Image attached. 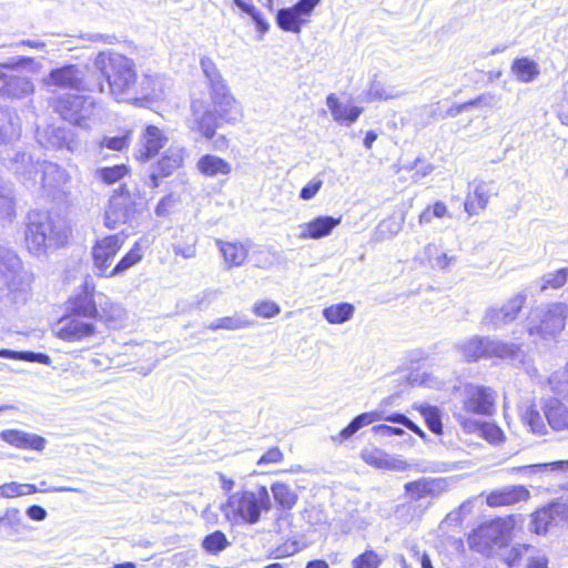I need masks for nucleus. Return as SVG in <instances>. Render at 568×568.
I'll use <instances>...</instances> for the list:
<instances>
[{
  "label": "nucleus",
  "mask_w": 568,
  "mask_h": 568,
  "mask_svg": "<svg viewBox=\"0 0 568 568\" xmlns=\"http://www.w3.org/2000/svg\"><path fill=\"white\" fill-rule=\"evenodd\" d=\"M326 105L339 125L351 126L363 113L362 106L343 103L334 93L326 97Z\"/></svg>",
  "instance_id": "nucleus-25"
},
{
  "label": "nucleus",
  "mask_w": 568,
  "mask_h": 568,
  "mask_svg": "<svg viewBox=\"0 0 568 568\" xmlns=\"http://www.w3.org/2000/svg\"><path fill=\"white\" fill-rule=\"evenodd\" d=\"M196 169L206 178L227 176L232 171L227 161L212 154L201 156L196 163Z\"/></svg>",
  "instance_id": "nucleus-29"
},
{
  "label": "nucleus",
  "mask_w": 568,
  "mask_h": 568,
  "mask_svg": "<svg viewBox=\"0 0 568 568\" xmlns=\"http://www.w3.org/2000/svg\"><path fill=\"white\" fill-rule=\"evenodd\" d=\"M95 68L106 79L110 94L118 102H133L154 93L148 88L138 89L134 62L114 52H100L94 60Z\"/></svg>",
  "instance_id": "nucleus-1"
},
{
  "label": "nucleus",
  "mask_w": 568,
  "mask_h": 568,
  "mask_svg": "<svg viewBox=\"0 0 568 568\" xmlns=\"http://www.w3.org/2000/svg\"><path fill=\"white\" fill-rule=\"evenodd\" d=\"M532 546L527 544H515L510 548H504L496 554L508 568L516 567L526 554H529Z\"/></svg>",
  "instance_id": "nucleus-41"
},
{
  "label": "nucleus",
  "mask_w": 568,
  "mask_h": 568,
  "mask_svg": "<svg viewBox=\"0 0 568 568\" xmlns=\"http://www.w3.org/2000/svg\"><path fill=\"white\" fill-rule=\"evenodd\" d=\"M68 310L70 314L83 318L97 317L98 303L94 284L85 281L82 292L69 298Z\"/></svg>",
  "instance_id": "nucleus-17"
},
{
  "label": "nucleus",
  "mask_w": 568,
  "mask_h": 568,
  "mask_svg": "<svg viewBox=\"0 0 568 568\" xmlns=\"http://www.w3.org/2000/svg\"><path fill=\"white\" fill-rule=\"evenodd\" d=\"M381 560L377 554L373 550H366L357 556L353 562V568H378Z\"/></svg>",
  "instance_id": "nucleus-60"
},
{
  "label": "nucleus",
  "mask_w": 568,
  "mask_h": 568,
  "mask_svg": "<svg viewBox=\"0 0 568 568\" xmlns=\"http://www.w3.org/2000/svg\"><path fill=\"white\" fill-rule=\"evenodd\" d=\"M520 419L528 430L536 435L547 433L546 424L532 403L523 404L519 407Z\"/></svg>",
  "instance_id": "nucleus-34"
},
{
  "label": "nucleus",
  "mask_w": 568,
  "mask_h": 568,
  "mask_svg": "<svg viewBox=\"0 0 568 568\" xmlns=\"http://www.w3.org/2000/svg\"><path fill=\"white\" fill-rule=\"evenodd\" d=\"M271 507L268 490L261 486L256 493L241 490L231 494L222 505V511L231 521L254 525L260 520L261 514L268 511Z\"/></svg>",
  "instance_id": "nucleus-3"
},
{
  "label": "nucleus",
  "mask_w": 568,
  "mask_h": 568,
  "mask_svg": "<svg viewBox=\"0 0 568 568\" xmlns=\"http://www.w3.org/2000/svg\"><path fill=\"white\" fill-rule=\"evenodd\" d=\"M219 121L217 115L203 100L192 102L191 116L187 121L191 131L199 132L205 139L211 140L219 128Z\"/></svg>",
  "instance_id": "nucleus-9"
},
{
  "label": "nucleus",
  "mask_w": 568,
  "mask_h": 568,
  "mask_svg": "<svg viewBox=\"0 0 568 568\" xmlns=\"http://www.w3.org/2000/svg\"><path fill=\"white\" fill-rule=\"evenodd\" d=\"M491 196L490 185L486 182H473L464 202L468 215H477L486 210Z\"/></svg>",
  "instance_id": "nucleus-24"
},
{
  "label": "nucleus",
  "mask_w": 568,
  "mask_h": 568,
  "mask_svg": "<svg viewBox=\"0 0 568 568\" xmlns=\"http://www.w3.org/2000/svg\"><path fill=\"white\" fill-rule=\"evenodd\" d=\"M253 312L256 316L272 318L280 314L281 307L272 301H261L254 304Z\"/></svg>",
  "instance_id": "nucleus-59"
},
{
  "label": "nucleus",
  "mask_w": 568,
  "mask_h": 568,
  "mask_svg": "<svg viewBox=\"0 0 568 568\" xmlns=\"http://www.w3.org/2000/svg\"><path fill=\"white\" fill-rule=\"evenodd\" d=\"M7 155L3 156V163L17 175L22 176L26 181L36 180L39 174L38 163H34L32 158L26 152L18 150H7Z\"/></svg>",
  "instance_id": "nucleus-20"
},
{
  "label": "nucleus",
  "mask_w": 568,
  "mask_h": 568,
  "mask_svg": "<svg viewBox=\"0 0 568 568\" xmlns=\"http://www.w3.org/2000/svg\"><path fill=\"white\" fill-rule=\"evenodd\" d=\"M342 222L341 217L329 215H318L313 220L302 223L297 226L296 237L301 241L320 240L332 234L335 227Z\"/></svg>",
  "instance_id": "nucleus-16"
},
{
  "label": "nucleus",
  "mask_w": 568,
  "mask_h": 568,
  "mask_svg": "<svg viewBox=\"0 0 568 568\" xmlns=\"http://www.w3.org/2000/svg\"><path fill=\"white\" fill-rule=\"evenodd\" d=\"M97 317L110 328H121L126 318V312L121 304L111 301L104 294H99Z\"/></svg>",
  "instance_id": "nucleus-21"
},
{
  "label": "nucleus",
  "mask_w": 568,
  "mask_h": 568,
  "mask_svg": "<svg viewBox=\"0 0 568 568\" xmlns=\"http://www.w3.org/2000/svg\"><path fill=\"white\" fill-rule=\"evenodd\" d=\"M169 142L168 135L155 125H148L140 138V148L135 158L140 162H146L158 155Z\"/></svg>",
  "instance_id": "nucleus-15"
},
{
  "label": "nucleus",
  "mask_w": 568,
  "mask_h": 568,
  "mask_svg": "<svg viewBox=\"0 0 568 568\" xmlns=\"http://www.w3.org/2000/svg\"><path fill=\"white\" fill-rule=\"evenodd\" d=\"M94 334V324L72 314L61 318L57 326L58 337L68 342H79Z\"/></svg>",
  "instance_id": "nucleus-14"
},
{
  "label": "nucleus",
  "mask_w": 568,
  "mask_h": 568,
  "mask_svg": "<svg viewBox=\"0 0 568 568\" xmlns=\"http://www.w3.org/2000/svg\"><path fill=\"white\" fill-rule=\"evenodd\" d=\"M0 357L2 358H11V359H20L28 362H37L41 364H50L51 359L48 355L42 353H33V352H16L10 349H0Z\"/></svg>",
  "instance_id": "nucleus-48"
},
{
  "label": "nucleus",
  "mask_w": 568,
  "mask_h": 568,
  "mask_svg": "<svg viewBox=\"0 0 568 568\" xmlns=\"http://www.w3.org/2000/svg\"><path fill=\"white\" fill-rule=\"evenodd\" d=\"M479 434L491 444H499L504 437L501 429L490 423H481Z\"/></svg>",
  "instance_id": "nucleus-61"
},
{
  "label": "nucleus",
  "mask_w": 568,
  "mask_h": 568,
  "mask_svg": "<svg viewBox=\"0 0 568 568\" xmlns=\"http://www.w3.org/2000/svg\"><path fill=\"white\" fill-rule=\"evenodd\" d=\"M464 409L476 415H490L495 393L490 387L467 385L464 389Z\"/></svg>",
  "instance_id": "nucleus-11"
},
{
  "label": "nucleus",
  "mask_w": 568,
  "mask_h": 568,
  "mask_svg": "<svg viewBox=\"0 0 568 568\" xmlns=\"http://www.w3.org/2000/svg\"><path fill=\"white\" fill-rule=\"evenodd\" d=\"M210 99L212 110L222 123L235 124L243 119V108L227 85L211 91Z\"/></svg>",
  "instance_id": "nucleus-8"
},
{
  "label": "nucleus",
  "mask_w": 568,
  "mask_h": 568,
  "mask_svg": "<svg viewBox=\"0 0 568 568\" xmlns=\"http://www.w3.org/2000/svg\"><path fill=\"white\" fill-rule=\"evenodd\" d=\"M49 143L57 149H67L74 152L78 143L74 140L72 132L63 128H52L49 132Z\"/></svg>",
  "instance_id": "nucleus-42"
},
{
  "label": "nucleus",
  "mask_w": 568,
  "mask_h": 568,
  "mask_svg": "<svg viewBox=\"0 0 568 568\" xmlns=\"http://www.w3.org/2000/svg\"><path fill=\"white\" fill-rule=\"evenodd\" d=\"M363 460L377 469L405 471L410 465L399 456L390 455L378 448L364 449L361 454Z\"/></svg>",
  "instance_id": "nucleus-18"
},
{
  "label": "nucleus",
  "mask_w": 568,
  "mask_h": 568,
  "mask_svg": "<svg viewBox=\"0 0 568 568\" xmlns=\"http://www.w3.org/2000/svg\"><path fill=\"white\" fill-rule=\"evenodd\" d=\"M383 417L378 412H367L356 416L344 429L341 430L339 437L342 440L351 438L362 427L371 425Z\"/></svg>",
  "instance_id": "nucleus-38"
},
{
  "label": "nucleus",
  "mask_w": 568,
  "mask_h": 568,
  "mask_svg": "<svg viewBox=\"0 0 568 568\" xmlns=\"http://www.w3.org/2000/svg\"><path fill=\"white\" fill-rule=\"evenodd\" d=\"M69 230L65 223L48 212H31L24 231L28 251L38 257L47 256L67 243Z\"/></svg>",
  "instance_id": "nucleus-2"
},
{
  "label": "nucleus",
  "mask_w": 568,
  "mask_h": 568,
  "mask_svg": "<svg viewBox=\"0 0 568 568\" xmlns=\"http://www.w3.org/2000/svg\"><path fill=\"white\" fill-rule=\"evenodd\" d=\"M128 168L125 165H114L111 168H102L97 171V175L106 184H113L125 176Z\"/></svg>",
  "instance_id": "nucleus-53"
},
{
  "label": "nucleus",
  "mask_w": 568,
  "mask_h": 568,
  "mask_svg": "<svg viewBox=\"0 0 568 568\" xmlns=\"http://www.w3.org/2000/svg\"><path fill=\"white\" fill-rule=\"evenodd\" d=\"M130 142L131 134L126 133L120 136H104L100 142V146L112 151H122L129 146Z\"/></svg>",
  "instance_id": "nucleus-58"
},
{
  "label": "nucleus",
  "mask_w": 568,
  "mask_h": 568,
  "mask_svg": "<svg viewBox=\"0 0 568 568\" xmlns=\"http://www.w3.org/2000/svg\"><path fill=\"white\" fill-rule=\"evenodd\" d=\"M517 521L518 516L510 515L485 523L470 536L469 542L476 551L494 557L508 546Z\"/></svg>",
  "instance_id": "nucleus-4"
},
{
  "label": "nucleus",
  "mask_w": 568,
  "mask_h": 568,
  "mask_svg": "<svg viewBox=\"0 0 568 568\" xmlns=\"http://www.w3.org/2000/svg\"><path fill=\"white\" fill-rule=\"evenodd\" d=\"M526 568H548V558L540 550L532 547L528 556Z\"/></svg>",
  "instance_id": "nucleus-64"
},
{
  "label": "nucleus",
  "mask_w": 568,
  "mask_h": 568,
  "mask_svg": "<svg viewBox=\"0 0 568 568\" xmlns=\"http://www.w3.org/2000/svg\"><path fill=\"white\" fill-rule=\"evenodd\" d=\"M529 496L530 493L525 486H506L487 494L486 504L490 507L513 506L527 500Z\"/></svg>",
  "instance_id": "nucleus-22"
},
{
  "label": "nucleus",
  "mask_w": 568,
  "mask_h": 568,
  "mask_svg": "<svg viewBox=\"0 0 568 568\" xmlns=\"http://www.w3.org/2000/svg\"><path fill=\"white\" fill-rule=\"evenodd\" d=\"M0 438L9 445L20 449H33L42 452L47 440L37 434L27 433L19 429H6L0 433Z\"/></svg>",
  "instance_id": "nucleus-26"
},
{
  "label": "nucleus",
  "mask_w": 568,
  "mask_h": 568,
  "mask_svg": "<svg viewBox=\"0 0 568 568\" xmlns=\"http://www.w3.org/2000/svg\"><path fill=\"white\" fill-rule=\"evenodd\" d=\"M22 265L19 256L10 247L0 244V273L4 277L6 285L16 290L19 285Z\"/></svg>",
  "instance_id": "nucleus-23"
},
{
  "label": "nucleus",
  "mask_w": 568,
  "mask_h": 568,
  "mask_svg": "<svg viewBox=\"0 0 568 568\" xmlns=\"http://www.w3.org/2000/svg\"><path fill=\"white\" fill-rule=\"evenodd\" d=\"M82 82V72L75 65L53 69L41 80V84L49 91L57 88L80 90Z\"/></svg>",
  "instance_id": "nucleus-13"
},
{
  "label": "nucleus",
  "mask_w": 568,
  "mask_h": 568,
  "mask_svg": "<svg viewBox=\"0 0 568 568\" xmlns=\"http://www.w3.org/2000/svg\"><path fill=\"white\" fill-rule=\"evenodd\" d=\"M568 278V268L564 267L557 270L556 272H550L545 274L540 282V290L545 291L547 288H560L565 285Z\"/></svg>",
  "instance_id": "nucleus-49"
},
{
  "label": "nucleus",
  "mask_w": 568,
  "mask_h": 568,
  "mask_svg": "<svg viewBox=\"0 0 568 568\" xmlns=\"http://www.w3.org/2000/svg\"><path fill=\"white\" fill-rule=\"evenodd\" d=\"M307 22V17L301 13L294 4L291 8L281 9L277 12V24L281 29L293 33H298L302 26Z\"/></svg>",
  "instance_id": "nucleus-33"
},
{
  "label": "nucleus",
  "mask_w": 568,
  "mask_h": 568,
  "mask_svg": "<svg viewBox=\"0 0 568 568\" xmlns=\"http://www.w3.org/2000/svg\"><path fill=\"white\" fill-rule=\"evenodd\" d=\"M355 313L354 305L343 302L329 305L323 310V317L329 324H343L349 321Z\"/></svg>",
  "instance_id": "nucleus-37"
},
{
  "label": "nucleus",
  "mask_w": 568,
  "mask_h": 568,
  "mask_svg": "<svg viewBox=\"0 0 568 568\" xmlns=\"http://www.w3.org/2000/svg\"><path fill=\"white\" fill-rule=\"evenodd\" d=\"M21 130L13 122H8L0 126V146H8L19 140Z\"/></svg>",
  "instance_id": "nucleus-56"
},
{
  "label": "nucleus",
  "mask_w": 568,
  "mask_h": 568,
  "mask_svg": "<svg viewBox=\"0 0 568 568\" xmlns=\"http://www.w3.org/2000/svg\"><path fill=\"white\" fill-rule=\"evenodd\" d=\"M229 546V541L222 531H214L207 535L203 541L202 547L212 554H217Z\"/></svg>",
  "instance_id": "nucleus-51"
},
{
  "label": "nucleus",
  "mask_w": 568,
  "mask_h": 568,
  "mask_svg": "<svg viewBox=\"0 0 568 568\" xmlns=\"http://www.w3.org/2000/svg\"><path fill=\"white\" fill-rule=\"evenodd\" d=\"M93 105V100L90 97L64 94L57 99L54 110L65 121L79 126H85V121L92 114Z\"/></svg>",
  "instance_id": "nucleus-6"
},
{
  "label": "nucleus",
  "mask_w": 568,
  "mask_h": 568,
  "mask_svg": "<svg viewBox=\"0 0 568 568\" xmlns=\"http://www.w3.org/2000/svg\"><path fill=\"white\" fill-rule=\"evenodd\" d=\"M216 245L227 268L241 266L247 257L248 248L243 243L216 240Z\"/></svg>",
  "instance_id": "nucleus-31"
},
{
  "label": "nucleus",
  "mask_w": 568,
  "mask_h": 568,
  "mask_svg": "<svg viewBox=\"0 0 568 568\" xmlns=\"http://www.w3.org/2000/svg\"><path fill=\"white\" fill-rule=\"evenodd\" d=\"M186 156L187 150L184 146L171 145L158 162L160 174L162 176L171 175L183 165Z\"/></svg>",
  "instance_id": "nucleus-28"
},
{
  "label": "nucleus",
  "mask_w": 568,
  "mask_h": 568,
  "mask_svg": "<svg viewBox=\"0 0 568 568\" xmlns=\"http://www.w3.org/2000/svg\"><path fill=\"white\" fill-rule=\"evenodd\" d=\"M526 303V295L518 293L510 297L501 307L504 308L505 317L514 322L518 313L521 311Z\"/></svg>",
  "instance_id": "nucleus-52"
},
{
  "label": "nucleus",
  "mask_w": 568,
  "mask_h": 568,
  "mask_svg": "<svg viewBox=\"0 0 568 568\" xmlns=\"http://www.w3.org/2000/svg\"><path fill=\"white\" fill-rule=\"evenodd\" d=\"M544 410L545 417L554 430L568 429V407L566 405L556 398H550L546 402Z\"/></svg>",
  "instance_id": "nucleus-30"
},
{
  "label": "nucleus",
  "mask_w": 568,
  "mask_h": 568,
  "mask_svg": "<svg viewBox=\"0 0 568 568\" xmlns=\"http://www.w3.org/2000/svg\"><path fill=\"white\" fill-rule=\"evenodd\" d=\"M196 559V552L194 550H185L174 554L170 558V562L173 568H184L192 565Z\"/></svg>",
  "instance_id": "nucleus-62"
},
{
  "label": "nucleus",
  "mask_w": 568,
  "mask_h": 568,
  "mask_svg": "<svg viewBox=\"0 0 568 568\" xmlns=\"http://www.w3.org/2000/svg\"><path fill=\"white\" fill-rule=\"evenodd\" d=\"M40 181L43 187L54 190L68 184L70 175L60 165L44 162L41 164Z\"/></svg>",
  "instance_id": "nucleus-27"
},
{
  "label": "nucleus",
  "mask_w": 568,
  "mask_h": 568,
  "mask_svg": "<svg viewBox=\"0 0 568 568\" xmlns=\"http://www.w3.org/2000/svg\"><path fill=\"white\" fill-rule=\"evenodd\" d=\"M323 179L321 176L313 178L300 192V197L304 201H310L316 196L323 186Z\"/></svg>",
  "instance_id": "nucleus-63"
},
{
  "label": "nucleus",
  "mask_w": 568,
  "mask_h": 568,
  "mask_svg": "<svg viewBox=\"0 0 568 568\" xmlns=\"http://www.w3.org/2000/svg\"><path fill=\"white\" fill-rule=\"evenodd\" d=\"M568 317V305L561 302L540 306L531 312L528 323L530 335L542 338L555 337L565 328Z\"/></svg>",
  "instance_id": "nucleus-5"
},
{
  "label": "nucleus",
  "mask_w": 568,
  "mask_h": 568,
  "mask_svg": "<svg viewBox=\"0 0 568 568\" xmlns=\"http://www.w3.org/2000/svg\"><path fill=\"white\" fill-rule=\"evenodd\" d=\"M419 412L427 423L429 429L435 434H440L443 426L438 408L429 405H422Z\"/></svg>",
  "instance_id": "nucleus-50"
},
{
  "label": "nucleus",
  "mask_w": 568,
  "mask_h": 568,
  "mask_svg": "<svg viewBox=\"0 0 568 568\" xmlns=\"http://www.w3.org/2000/svg\"><path fill=\"white\" fill-rule=\"evenodd\" d=\"M134 214V203L128 193H115L109 200L104 213V224L108 229H116L128 223Z\"/></svg>",
  "instance_id": "nucleus-12"
},
{
  "label": "nucleus",
  "mask_w": 568,
  "mask_h": 568,
  "mask_svg": "<svg viewBox=\"0 0 568 568\" xmlns=\"http://www.w3.org/2000/svg\"><path fill=\"white\" fill-rule=\"evenodd\" d=\"M559 504H552L537 510L531 518V530L537 535H542L556 523L557 516L561 513Z\"/></svg>",
  "instance_id": "nucleus-32"
},
{
  "label": "nucleus",
  "mask_w": 568,
  "mask_h": 568,
  "mask_svg": "<svg viewBox=\"0 0 568 568\" xmlns=\"http://www.w3.org/2000/svg\"><path fill=\"white\" fill-rule=\"evenodd\" d=\"M484 324L491 326L493 328H501L505 325L511 323L510 320L505 317L503 307H490L486 311L484 316Z\"/></svg>",
  "instance_id": "nucleus-54"
},
{
  "label": "nucleus",
  "mask_w": 568,
  "mask_h": 568,
  "mask_svg": "<svg viewBox=\"0 0 568 568\" xmlns=\"http://www.w3.org/2000/svg\"><path fill=\"white\" fill-rule=\"evenodd\" d=\"M447 484L444 478H422L405 484L406 496L412 500H419L427 497H437L446 490Z\"/></svg>",
  "instance_id": "nucleus-19"
},
{
  "label": "nucleus",
  "mask_w": 568,
  "mask_h": 568,
  "mask_svg": "<svg viewBox=\"0 0 568 568\" xmlns=\"http://www.w3.org/2000/svg\"><path fill=\"white\" fill-rule=\"evenodd\" d=\"M448 215L447 206L444 202L437 201L433 206H428L419 215L420 224H429L433 217L442 219Z\"/></svg>",
  "instance_id": "nucleus-55"
},
{
  "label": "nucleus",
  "mask_w": 568,
  "mask_h": 568,
  "mask_svg": "<svg viewBox=\"0 0 568 568\" xmlns=\"http://www.w3.org/2000/svg\"><path fill=\"white\" fill-rule=\"evenodd\" d=\"M235 6L240 8L243 12L248 14L252 20L256 24L257 31H260L261 36L267 32L268 23L262 16V13L251 3L245 2L244 0H233Z\"/></svg>",
  "instance_id": "nucleus-47"
},
{
  "label": "nucleus",
  "mask_w": 568,
  "mask_h": 568,
  "mask_svg": "<svg viewBox=\"0 0 568 568\" xmlns=\"http://www.w3.org/2000/svg\"><path fill=\"white\" fill-rule=\"evenodd\" d=\"M458 349L468 362L477 361L486 355V338L471 337L458 345Z\"/></svg>",
  "instance_id": "nucleus-40"
},
{
  "label": "nucleus",
  "mask_w": 568,
  "mask_h": 568,
  "mask_svg": "<svg viewBox=\"0 0 568 568\" xmlns=\"http://www.w3.org/2000/svg\"><path fill=\"white\" fill-rule=\"evenodd\" d=\"M568 470V460H560L555 463H546V464H536V465H528L523 466L518 468H514V470L524 471L525 474H532L537 470Z\"/></svg>",
  "instance_id": "nucleus-57"
},
{
  "label": "nucleus",
  "mask_w": 568,
  "mask_h": 568,
  "mask_svg": "<svg viewBox=\"0 0 568 568\" xmlns=\"http://www.w3.org/2000/svg\"><path fill=\"white\" fill-rule=\"evenodd\" d=\"M124 241L125 236L123 234L108 235L97 241L92 248V258L98 276L109 277L110 266Z\"/></svg>",
  "instance_id": "nucleus-7"
},
{
  "label": "nucleus",
  "mask_w": 568,
  "mask_h": 568,
  "mask_svg": "<svg viewBox=\"0 0 568 568\" xmlns=\"http://www.w3.org/2000/svg\"><path fill=\"white\" fill-rule=\"evenodd\" d=\"M513 72L521 82H530L539 73L538 65L527 58L515 60Z\"/></svg>",
  "instance_id": "nucleus-46"
},
{
  "label": "nucleus",
  "mask_w": 568,
  "mask_h": 568,
  "mask_svg": "<svg viewBox=\"0 0 568 568\" xmlns=\"http://www.w3.org/2000/svg\"><path fill=\"white\" fill-rule=\"evenodd\" d=\"M16 216L13 191L0 176V222H11Z\"/></svg>",
  "instance_id": "nucleus-36"
},
{
  "label": "nucleus",
  "mask_w": 568,
  "mask_h": 568,
  "mask_svg": "<svg viewBox=\"0 0 568 568\" xmlns=\"http://www.w3.org/2000/svg\"><path fill=\"white\" fill-rule=\"evenodd\" d=\"M6 69H14L13 64H0V97L24 99L34 92V84L28 77L6 73Z\"/></svg>",
  "instance_id": "nucleus-10"
},
{
  "label": "nucleus",
  "mask_w": 568,
  "mask_h": 568,
  "mask_svg": "<svg viewBox=\"0 0 568 568\" xmlns=\"http://www.w3.org/2000/svg\"><path fill=\"white\" fill-rule=\"evenodd\" d=\"M519 348L513 344H506L499 341L486 338L485 357L510 358L514 357Z\"/></svg>",
  "instance_id": "nucleus-45"
},
{
  "label": "nucleus",
  "mask_w": 568,
  "mask_h": 568,
  "mask_svg": "<svg viewBox=\"0 0 568 568\" xmlns=\"http://www.w3.org/2000/svg\"><path fill=\"white\" fill-rule=\"evenodd\" d=\"M271 493L277 506L284 510L292 509L298 499L294 489L290 485L282 481L272 484Z\"/></svg>",
  "instance_id": "nucleus-35"
},
{
  "label": "nucleus",
  "mask_w": 568,
  "mask_h": 568,
  "mask_svg": "<svg viewBox=\"0 0 568 568\" xmlns=\"http://www.w3.org/2000/svg\"><path fill=\"white\" fill-rule=\"evenodd\" d=\"M253 324L246 317L242 315L226 316L215 320L209 325V329L217 331V329H227V331H237L242 328L251 327Z\"/></svg>",
  "instance_id": "nucleus-44"
},
{
  "label": "nucleus",
  "mask_w": 568,
  "mask_h": 568,
  "mask_svg": "<svg viewBox=\"0 0 568 568\" xmlns=\"http://www.w3.org/2000/svg\"><path fill=\"white\" fill-rule=\"evenodd\" d=\"M200 64H201L202 72L204 73V75L207 80V83L210 87V92L227 85L225 80L223 79L221 72L219 71V69L216 68L215 63L213 62V60L211 58H209V57L201 58Z\"/></svg>",
  "instance_id": "nucleus-43"
},
{
  "label": "nucleus",
  "mask_w": 568,
  "mask_h": 568,
  "mask_svg": "<svg viewBox=\"0 0 568 568\" xmlns=\"http://www.w3.org/2000/svg\"><path fill=\"white\" fill-rule=\"evenodd\" d=\"M143 258L141 246L135 243L132 248L111 268L109 277H115L140 263Z\"/></svg>",
  "instance_id": "nucleus-39"
}]
</instances>
